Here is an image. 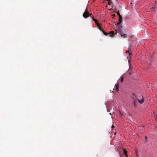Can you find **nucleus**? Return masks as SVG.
Wrapping results in <instances>:
<instances>
[{
    "label": "nucleus",
    "mask_w": 157,
    "mask_h": 157,
    "mask_svg": "<svg viewBox=\"0 0 157 157\" xmlns=\"http://www.w3.org/2000/svg\"><path fill=\"white\" fill-rule=\"evenodd\" d=\"M142 98L140 100L138 99L136 96H135V98L132 97V101L134 107L136 106L137 101L140 104L144 102V99L142 95Z\"/></svg>",
    "instance_id": "1"
},
{
    "label": "nucleus",
    "mask_w": 157,
    "mask_h": 157,
    "mask_svg": "<svg viewBox=\"0 0 157 157\" xmlns=\"http://www.w3.org/2000/svg\"><path fill=\"white\" fill-rule=\"evenodd\" d=\"M122 27L121 25L117 26V29H115L116 31L119 33L122 32Z\"/></svg>",
    "instance_id": "2"
},
{
    "label": "nucleus",
    "mask_w": 157,
    "mask_h": 157,
    "mask_svg": "<svg viewBox=\"0 0 157 157\" xmlns=\"http://www.w3.org/2000/svg\"><path fill=\"white\" fill-rule=\"evenodd\" d=\"M90 13L86 10L85 12L83 14V17L85 18L88 17Z\"/></svg>",
    "instance_id": "3"
},
{
    "label": "nucleus",
    "mask_w": 157,
    "mask_h": 157,
    "mask_svg": "<svg viewBox=\"0 0 157 157\" xmlns=\"http://www.w3.org/2000/svg\"><path fill=\"white\" fill-rule=\"evenodd\" d=\"M120 35H121V36L124 38H125L126 37L127 35L126 34H123L122 33V32H121L120 33H119Z\"/></svg>",
    "instance_id": "4"
},
{
    "label": "nucleus",
    "mask_w": 157,
    "mask_h": 157,
    "mask_svg": "<svg viewBox=\"0 0 157 157\" xmlns=\"http://www.w3.org/2000/svg\"><path fill=\"white\" fill-rule=\"evenodd\" d=\"M119 86V85L118 84H116L115 85V89H116V91H117L118 90Z\"/></svg>",
    "instance_id": "5"
},
{
    "label": "nucleus",
    "mask_w": 157,
    "mask_h": 157,
    "mask_svg": "<svg viewBox=\"0 0 157 157\" xmlns=\"http://www.w3.org/2000/svg\"><path fill=\"white\" fill-rule=\"evenodd\" d=\"M123 153H124V155H125L126 157H128V156L127 155V151L126 150H124Z\"/></svg>",
    "instance_id": "6"
},
{
    "label": "nucleus",
    "mask_w": 157,
    "mask_h": 157,
    "mask_svg": "<svg viewBox=\"0 0 157 157\" xmlns=\"http://www.w3.org/2000/svg\"><path fill=\"white\" fill-rule=\"evenodd\" d=\"M119 21L120 23H121L122 21V16H120L119 17Z\"/></svg>",
    "instance_id": "7"
},
{
    "label": "nucleus",
    "mask_w": 157,
    "mask_h": 157,
    "mask_svg": "<svg viewBox=\"0 0 157 157\" xmlns=\"http://www.w3.org/2000/svg\"><path fill=\"white\" fill-rule=\"evenodd\" d=\"M93 20L95 22L96 24H98V22L97 20L94 18H93Z\"/></svg>",
    "instance_id": "8"
},
{
    "label": "nucleus",
    "mask_w": 157,
    "mask_h": 157,
    "mask_svg": "<svg viewBox=\"0 0 157 157\" xmlns=\"http://www.w3.org/2000/svg\"><path fill=\"white\" fill-rule=\"evenodd\" d=\"M124 80V77L122 76L121 78V82H122Z\"/></svg>",
    "instance_id": "9"
},
{
    "label": "nucleus",
    "mask_w": 157,
    "mask_h": 157,
    "mask_svg": "<svg viewBox=\"0 0 157 157\" xmlns=\"http://www.w3.org/2000/svg\"><path fill=\"white\" fill-rule=\"evenodd\" d=\"M155 8V6H153V7H152V8H151V9L152 11H154Z\"/></svg>",
    "instance_id": "10"
},
{
    "label": "nucleus",
    "mask_w": 157,
    "mask_h": 157,
    "mask_svg": "<svg viewBox=\"0 0 157 157\" xmlns=\"http://www.w3.org/2000/svg\"><path fill=\"white\" fill-rule=\"evenodd\" d=\"M102 32L103 33L105 36L107 35L108 34V33H105L104 31H102Z\"/></svg>",
    "instance_id": "11"
},
{
    "label": "nucleus",
    "mask_w": 157,
    "mask_h": 157,
    "mask_svg": "<svg viewBox=\"0 0 157 157\" xmlns=\"http://www.w3.org/2000/svg\"><path fill=\"white\" fill-rule=\"evenodd\" d=\"M117 14L118 15L119 17L120 16H121V15L120 14V13H119V11L117 12Z\"/></svg>",
    "instance_id": "12"
},
{
    "label": "nucleus",
    "mask_w": 157,
    "mask_h": 157,
    "mask_svg": "<svg viewBox=\"0 0 157 157\" xmlns=\"http://www.w3.org/2000/svg\"><path fill=\"white\" fill-rule=\"evenodd\" d=\"M120 115H121L122 118H123L124 116V115L123 114H122L121 113H120Z\"/></svg>",
    "instance_id": "13"
},
{
    "label": "nucleus",
    "mask_w": 157,
    "mask_h": 157,
    "mask_svg": "<svg viewBox=\"0 0 157 157\" xmlns=\"http://www.w3.org/2000/svg\"><path fill=\"white\" fill-rule=\"evenodd\" d=\"M89 16H90V17H92V18H93V15L92 14V13H91V14H90V15H89Z\"/></svg>",
    "instance_id": "14"
},
{
    "label": "nucleus",
    "mask_w": 157,
    "mask_h": 157,
    "mask_svg": "<svg viewBox=\"0 0 157 157\" xmlns=\"http://www.w3.org/2000/svg\"><path fill=\"white\" fill-rule=\"evenodd\" d=\"M121 23H120V22L119 21V22H117V25H119Z\"/></svg>",
    "instance_id": "15"
},
{
    "label": "nucleus",
    "mask_w": 157,
    "mask_h": 157,
    "mask_svg": "<svg viewBox=\"0 0 157 157\" xmlns=\"http://www.w3.org/2000/svg\"><path fill=\"white\" fill-rule=\"evenodd\" d=\"M99 29L101 31H102H102H103V30H102L101 28V27L100 26L99 27Z\"/></svg>",
    "instance_id": "16"
},
{
    "label": "nucleus",
    "mask_w": 157,
    "mask_h": 157,
    "mask_svg": "<svg viewBox=\"0 0 157 157\" xmlns=\"http://www.w3.org/2000/svg\"><path fill=\"white\" fill-rule=\"evenodd\" d=\"M97 26L98 27V28L100 27V25L98 23V24H97Z\"/></svg>",
    "instance_id": "17"
},
{
    "label": "nucleus",
    "mask_w": 157,
    "mask_h": 157,
    "mask_svg": "<svg viewBox=\"0 0 157 157\" xmlns=\"http://www.w3.org/2000/svg\"><path fill=\"white\" fill-rule=\"evenodd\" d=\"M112 33V35H114V32L113 31H111L110 33V34Z\"/></svg>",
    "instance_id": "18"
},
{
    "label": "nucleus",
    "mask_w": 157,
    "mask_h": 157,
    "mask_svg": "<svg viewBox=\"0 0 157 157\" xmlns=\"http://www.w3.org/2000/svg\"><path fill=\"white\" fill-rule=\"evenodd\" d=\"M111 2L109 1V2H108V4L109 5H110L111 4Z\"/></svg>",
    "instance_id": "19"
},
{
    "label": "nucleus",
    "mask_w": 157,
    "mask_h": 157,
    "mask_svg": "<svg viewBox=\"0 0 157 157\" xmlns=\"http://www.w3.org/2000/svg\"><path fill=\"white\" fill-rule=\"evenodd\" d=\"M127 52H126V53H127ZM128 52V54H129V55H130V54H131V53H130L129 52Z\"/></svg>",
    "instance_id": "20"
},
{
    "label": "nucleus",
    "mask_w": 157,
    "mask_h": 157,
    "mask_svg": "<svg viewBox=\"0 0 157 157\" xmlns=\"http://www.w3.org/2000/svg\"><path fill=\"white\" fill-rule=\"evenodd\" d=\"M113 17H114L115 16V14H114L113 15Z\"/></svg>",
    "instance_id": "21"
},
{
    "label": "nucleus",
    "mask_w": 157,
    "mask_h": 157,
    "mask_svg": "<svg viewBox=\"0 0 157 157\" xmlns=\"http://www.w3.org/2000/svg\"><path fill=\"white\" fill-rule=\"evenodd\" d=\"M145 138L146 139L147 138V136H145Z\"/></svg>",
    "instance_id": "22"
},
{
    "label": "nucleus",
    "mask_w": 157,
    "mask_h": 157,
    "mask_svg": "<svg viewBox=\"0 0 157 157\" xmlns=\"http://www.w3.org/2000/svg\"><path fill=\"white\" fill-rule=\"evenodd\" d=\"M155 3H157V2L156 1H155Z\"/></svg>",
    "instance_id": "23"
},
{
    "label": "nucleus",
    "mask_w": 157,
    "mask_h": 157,
    "mask_svg": "<svg viewBox=\"0 0 157 157\" xmlns=\"http://www.w3.org/2000/svg\"><path fill=\"white\" fill-rule=\"evenodd\" d=\"M107 1H109V0H106Z\"/></svg>",
    "instance_id": "24"
}]
</instances>
